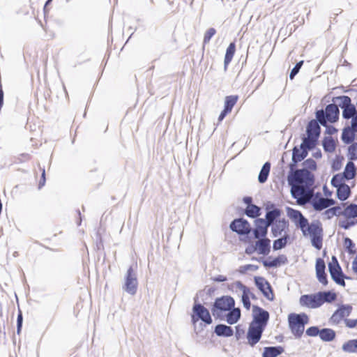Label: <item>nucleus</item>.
I'll return each instance as SVG.
<instances>
[{
	"mask_svg": "<svg viewBox=\"0 0 357 357\" xmlns=\"http://www.w3.org/2000/svg\"><path fill=\"white\" fill-rule=\"evenodd\" d=\"M303 167L294 169L290 186V193L294 199H299L307 195L310 188L314 183V176L310 172L317 168V162L312 158H307L302 163Z\"/></svg>",
	"mask_w": 357,
	"mask_h": 357,
	"instance_id": "obj_1",
	"label": "nucleus"
},
{
	"mask_svg": "<svg viewBox=\"0 0 357 357\" xmlns=\"http://www.w3.org/2000/svg\"><path fill=\"white\" fill-rule=\"evenodd\" d=\"M335 103L327 105L324 109H317L314 113L315 119L313 120L319 126H326L327 123H336L340 118V107Z\"/></svg>",
	"mask_w": 357,
	"mask_h": 357,
	"instance_id": "obj_2",
	"label": "nucleus"
},
{
	"mask_svg": "<svg viewBox=\"0 0 357 357\" xmlns=\"http://www.w3.org/2000/svg\"><path fill=\"white\" fill-rule=\"evenodd\" d=\"M235 306V300L231 296H222L215 299L211 305L212 315L215 319L224 320V314Z\"/></svg>",
	"mask_w": 357,
	"mask_h": 357,
	"instance_id": "obj_3",
	"label": "nucleus"
},
{
	"mask_svg": "<svg viewBox=\"0 0 357 357\" xmlns=\"http://www.w3.org/2000/svg\"><path fill=\"white\" fill-rule=\"evenodd\" d=\"M289 327L296 338H300L303 334L305 326L309 322L307 314L290 313L288 316Z\"/></svg>",
	"mask_w": 357,
	"mask_h": 357,
	"instance_id": "obj_4",
	"label": "nucleus"
},
{
	"mask_svg": "<svg viewBox=\"0 0 357 357\" xmlns=\"http://www.w3.org/2000/svg\"><path fill=\"white\" fill-rule=\"evenodd\" d=\"M202 321L204 326L213 323V319L209 310L202 303L198 302V297L194 298V303L192 308L191 322L195 326L197 322Z\"/></svg>",
	"mask_w": 357,
	"mask_h": 357,
	"instance_id": "obj_5",
	"label": "nucleus"
},
{
	"mask_svg": "<svg viewBox=\"0 0 357 357\" xmlns=\"http://www.w3.org/2000/svg\"><path fill=\"white\" fill-rule=\"evenodd\" d=\"M323 227L319 220H313L305 231L304 236H310L312 245L321 250L323 245Z\"/></svg>",
	"mask_w": 357,
	"mask_h": 357,
	"instance_id": "obj_6",
	"label": "nucleus"
},
{
	"mask_svg": "<svg viewBox=\"0 0 357 357\" xmlns=\"http://www.w3.org/2000/svg\"><path fill=\"white\" fill-rule=\"evenodd\" d=\"M340 100L338 106L342 109V116L344 119L349 120L353 118L357 113L356 105L351 102V99L348 96H339L333 97V102Z\"/></svg>",
	"mask_w": 357,
	"mask_h": 357,
	"instance_id": "obj_7",
	"label": "nucleus"
},
{
	"mask_svg": "<svg viewBox=\"0 0 357 357\" xmlns=\"http://www.w3.org/2000/svg\"><path fill=\"white\" fill-rule=\"evenodd\" d=\"M306 137L307 138V149L312 151L319 144V138L321 135V129L316 121H309L306 126Z\"/></svg>",
	"mask_w": 357,
	"mask_h": 357,
	"instance_id": "obj_8",
	"label": "nucleus"
},
{
	"mask_svg": "<svg viewBox=\"0 0 357 357\" xmlns=\"http://www.w3.org/2000/svg\"><path fill=\"white\" fill-rule=\"evenodd\" d=\"M138 287V281L137 274L133 269V266H130L126 272L124 278V284L122 289L131 296L136 294Z\"/></svg>",
	"mask_w": 357,
	"mask_h": 357,
	"instance_id": "obj_9",
	"label": "nucleus"
},
{
	"mask_svg": "<svg viewBox=\"0 0 357 357\" xmlns=\"http://www.w3.org/2000/svg\"><path fill=\"white\" fill-rule=\"evenodd\" d=\"M286 211L287 216L301 229L303 234H305V229L310 227L308 220L297 209L287 206Z\"/></svg>",
	"mask_w": 357,
	"mask_h": 357,
	"instance_id": "obj_10",
	"label": "nucleus"
},
{
	"mask_svg": "<svg viewBox=\"0 0 357 357\" xmlns=\"http://www.w3.org/2000/svg\"><path fill=\"white\" fill-rule=\"evenodd\" d=\"M229 229L240 236H248L252 231L250 222L242 217L234 219L229 224Z\"/></svg>",
	"mask_w": 357,
	"mask_h": 357,
	"instance_id": "obj_11",
	"label": "nucleus"
},
{
	"mask_svg": "<svg viewBox=\"0 0 357 357\" xmlns=\"http://www.w3.org/2000/svg\"><path fill=\"white\" fill-rule=\"evenodd\" d=\"M254 282L257 288L267 300L270 301H274L275 295L273 289L266 279L262 276H255Z\"/></svg>",
	"mask_w": 357,
	"mask_h": 357,
	"instance_id": "obj_12",
	"label": "nucleus"
},
{
	"mask_svg": "<svg viewBox=\"0 0 357 357\" xmlns=\"http://www.w3.org/2000/svg\"><path fill=\"white\" fill-rule=\"evenodd\" d=\"M269 319L270 314L267 310L258 305H252V321L251 323L266 328Z\"/></svg>",
	"mask_w": 357,
	"mask_h": 357,
	"instance_id": "obj_13",
	"label": "nucleus"
},
{
	"mask_svg": "<svg viewBox=\"0 0 357 357\" xmlns=\"http://www.w3.org/2000/svg\"><path fill=\"white\" fill-rule=\"evenodd\" d=\"M299 303L301 306L312 309H316L322 305L319 291L314 294L302 295L300 297Z\"/></svg>",
	"mask_w": 357,
	"mask_h": 357,
	"instance_id": "obj_14",
	"label": "nucleus"
},
{
	"mask_svg": "<svg viewBox=\"0 0 357 357\" xmlns=\"http://www.w3.org/2000/svg\"><path fill=\"white\" fill-rule=\"evenodd\" d=\"M265 328L250 323L247 332L248 343L254 347L260 340Z\"/></svg>",
	"mask_w": 357,
	"mask_h": 357,
	"instance_id": "obj_15",
	"label": "nucleus"
},
{
	"mask_svg": "<svg viewBox=\"0 0 357 357\" xmlns=\"http://www.w3.org/2000/svg\"><path fill=\"white\" fill-rule=\"evenodd\" d=\"M266 215L264 220L267 221V223L270 225L277 222L278 220H281L280 216L282 215V210L277 208L274 203L268 202L265 208Z\"/></svg>",
	"mask_w": 357,
	"mask_h": 357,
	"instance_id": "obj_16",
	"label": "nucleus"
},
{
	"mask_svg": "<svg viewBox=\"0 0 357 357\" xmlns=\"http://www.w3.org/2000/svg\"><path fill=\"white\" fill-rule=\"evenodd\" d=\"M255 228L252 231L255 238H268V229L269 225L262 218H258L254 221Z\"/></svg>",
	"mask_w": 357,
	"mask_h": 357,
	"instance_id": "obj_17",
	"label": "nucleus"
},
{
	"mask_svg": "<svg viewBox=\"0 0 357 357\" xmlns=\"http://www.w3.org/2000/svg\"><path fill=\"white\" fill-rule=\"evenodd\" d=\"M252 260L261 262L266 268H278L288 263V259L284 255H279L278 257L273 258L271 261L261 257L259 259L252 257Z\"/></svg>",
	"mask_w": 357,
	"mask_h": 357,
	"instance_id": "obj_18",
	"label": "nucleus"
},
{
	"mask_svg": "<svg viewBox=\"0 0 357 357\" xmlns=\"http://www.w3.org/2000/svg\"><path fill=\"white\" fill-rule=\"evenodd\" d=\"M302 160H303V158L302 157L301 150L298 149V146H294L292 149L291 162L288 165L289 171L287 175V183L291 182V179L294 178L291 177V175L294 174V171L297 167L298 162Z\"/></svg>",
	"mask_w": 357,
	"mask_h": 357,
	"instance_id": "obj_19",
	"label": "nucleus"
},
{
	"mask_svg": "<svg viewBox=\"0 0 357 357\" xmlns=\"http://www.w3.org/2000/svg\"><path fill=\"white\" fill-rule=\"evenodd\" d=\"M319 195L318 198H315L312 200L311 204L313 208L317 211H321L324 209L328 208L330 206L335 205V200L333 198H324L321 197L320 192H317L316 196Z\"/></svg>",
	"mask_w": 357,
	"mask_h": 357,
	"instance_id": "obj_20",
	"label": "nucleus"
},
{
	"mask_svg": "<svg viewBox=\"0 0 357 357\" xmlns=\"http://www.w3.org/2000/svg\"><path fill=\"white\" fill-rule=\"evenodd\" d=\"M269 227H271L272 237L276 238L282 235V232L289 231V222L288 220L283 218L270 225Z\"/></svg>",
	"mask_w": 357,
	"mask_h": 357,
	"instance_id": "obj_21",
	"label": "nucleus"
},
{
	"mask_svg": "<svg viewBox=\"0 0 357 357\" xmlns=\"http://www.w3.org/2000/svg\"><path fill=\"white\" fill-rule=\"evenodd\" d=\"M257 241L255 243L257 248V252L262 255H268L271 249V240L268 238H256Z\"/></svg>",
	"mask_w": 357,
	"mask_h": 357,
	"instance_id": "obj_22",
	"label": "nucleus"
},
{
	"mask_svg": "<svg viewBox=\"0 0 357 357\" xmlns=\"http://www.w3.org/2000/svg\"><path fill=\"white\" fill-rule=\"evenodd\" d=\"M241 317V309L234 306V308H231V310L227 311V313L224 314L223 321H226L227 324L233 325L236 324L240 320Z\"/></svg>",
	"mask_w": 357,
	"mask_h": 357,
	"instance_id": "obj_23",
	"label": "nucleus"
},
{
	"mask_svg": "<svg viewBox=\"0 0 357 357\" xmlns=\"http://www.w3.org/2000/svg\"><path fill=\"white\" fill-rule=\"evenodd\" d=\"M231 326L224 324H218L215 326L214 333L218 337H229L234 335Z\"/></svg>",
	"mask_w": 357,
	"mask_h": 357,
	"instance_id": "obj_24",
	"label": "nucleus"
},
{
	"mask_svg": "<svg viewBox=\"0 0 357 357\" xmlns=\"http://www.w3.org/2000/svg\"><path fill=\"white\" fill-rule=\"evenodd\" d=\"M328 271L331 275V279L338 285L342 287H345L346 283L345 281H342V280H339L342 275H343V271L340 265H338L337 267H333L328 268Z\"/></svg>",
	"mask_w": 357,
	"mask_h": 357,
	"instance_id": "obj_25",
	"label": "nucleus"
},
{
	"mask_svg": "<svg viewBox=\"0 0 357 357\" xmlns=\"http://www.w3.org/2000/svg\"><path fill=\"white\" fill-rule=\"evenodd\" d=\"M284 351V347L280 345L266 347L264 348L261 357H278Z\"/></svg>",
	"mask_w": 357,
	"mask_h": 357,
	"instance_id": "obj_26",
	"label": "nucleus"
},
{
	"mask_svg": "<svg viewBox=\"0 0 357 357\" xmlns=\"http://www.w3.org/2000/svg\"><path fill=\"white\" fill-rule=\"evenodd\" d=\"M346 181L354 178L357 174V168L352 161H348L345 165L344 172L342 173Z\"/></svg>",
	"mask_w": 357,
	"mask_h": 357,
	"instance_id": "obj_27",
	"label": "nucleus"
},
{
	"mask_svg": "<svg viewBox=\"0 0 357 357\" xmlns=\"http://www.w3.org/2000/svg\"><path fill=\"white\" fill-rule=\"evenodd\" d=\"M356 133H357V132L354 131V130H353L349 126H345L342 129L341 140L345 144H351L353 143V141L355 139Z\"/></svg>",
	"mask_w": 357,
	"mask_h": 357,
	"instance_id": "obj_28",
	"label": "nucleus"
},
{
	"mask_svg": "<svg viewBox=\"0 0 357 357\" xmlns=\"http://www.w3.org/2000/svg\"><path fill=\"white\" fill-rule=\"evenodd\" d=\"M243 214L250 218L256 220L261 215V208L256 204L250 205L243 211Z\"/></svg>",
	"mask_w": 357,
	"mask_h": 357,
	"instance_id": "obj_29",
	"label": "nucleus"
},
{
	"mask_svg": "<svg viewBox=\"0 0 357 357\" xmlns=\"http://www.w3.org/2000/svg\"><path fill=\"white\" fill-rule=\"evenodd\" d=\"M236 52V43L231 42L227 47L225 59H224V69L226 71L229 64L231 63L234 54Z\"/></svg>",
	"mask_w": 357,
	"mask_h": 357,
	"instance_id": "obj_30",
	"label": "nucleus"
},
{
	"mask_svg": "<svg viewBox=\"0 0 357 357\" xmlns=\"http://www.w3.org/2000/svg\"><path fill=\"white\" fill-rule=\"evenodd\" d=\"M351 188L349 186V185L347 183L343 184V185H342L340 188H337L336 190V197L339 200H340L342 202H344L347 199H349V197L351 196Z\"/></svg>",
	"mask_w": 357,
	"mask_h": 357,
	"instance_id": "obj_31",
	"label": "nucleus"
},
{
	"mask_svg": "<svg viewBox=\"0 0 357 357\" xmlns=\"http://www.w3.org/2000/svg\"><path fill=\"white\" fill-rule=\"evenodd\" d=\"M271 167V164L268 161L266 162L263 165V166L259 173V175H258V181L259 183L263 184L266 182V181L268 180L269 174H270Z\"/></svg>",
	"mask_w": 357,
	"mask_h": 357,
	"instance_id": "obj_32",
	"label": "nucleus"
},
{
	"mask_svg": "<svg viewBox=\"0 0 357 357\" xmlns=\"http://www.w3.org/2000/svg\"><path fill=\"white\" fill-rule=\"evenodd\" d=\"M322 146L326 153H333L335 151L336 143L331 136H325L322 139Z\"/></svg>",
	"mask_w": 357,
	"mask_h": 357,
	"instance_id": "obj_33",
	"label": "nucleus"
},
{
	"mask_svg": "<svg viewBox=\"0 0 357 357\" xmlns=\"http://www.w3.org/2000/svg\"><path fill=\"white\" fill-rule=\"evenodd\" d=\"M336 336L335 331L329 328H323L320 331L319 338L324 342H331Z\"/></svg>",
	"mask_w": 357,
	"mask_h": 357,
	"instance_id": "obj_34",
	"label": "nucleus"
},
{
	"mask_svg": "<svg viewBox=\"0 0 357 357\" xmlns=\"http://www.w3.org/2000/svg\"><path fill=\"white\" fill-rule=\"evenodd\" d=\"M322 301V305L324 303H332L337 299V294L333 290L320 291H319Z\"/></svg>",
	"mask_w": 357,
	"mask_h": 357,
	"instance_id": "obj_35",
	"label": "nucleus"
},
{
	"mask_svg": "<svg viewBox=\"0 0 357 357\" xmlns=\"http://www.w3.org/2000/svg\"><path fill=\"white\" fill-rule=\"evenodd\" d=\"M342 215L347 218H357V204L354 203L349 204L342 211Z\"/></svg>",
	"mask_w": 357,
	"mask_h": 357,
	"instance_id": "obj_36",
	"label": "nucleus"
},
{
	"mask_svg": "<svg viewBox=\"0 0 357 357\" xmlns=\"http://www.w3.org/2000/svg\"><path fill=\"white\" fill-rule=\"evenodd\" d=\"M342 349L347 353H357V339H352L345 342Z\"/></svg>",
	"mask_w": 357,
	"mask_h": 357,
	"instance_id": "obj_37",
	"label": "nucleus"
},
{
	"mask_svg": "<svg viewBox=\"0 0 357 357\" xmlns=\"http://www.w3.org/2000/svg\"><path fill=\"white\" fill-rule=\"evenodd\" d=\"M238 100V96L230 95L227 96L225 98L224 108L231 112L234 106L236 104Z\"/></svg>",
	"mask_w": 357,
	"mask_h": 357,
	"instance_id": "obj_38",
	"label": "nucleus"
},
{
	"mask_svg": "<svg viewBox=\"0 0 357 357\" xmlns=\"http://www.w3.org/2000/svg\"><path fill=\"white\" fill-rule=\"evenodd\" d=\"M344 181H346V180L344 179V177L343 176L342 173H339V174H335L332 177V178L331 180V184L333 187H334L337 189V188H340L342 185H343V184H346L344 183Z\"/></svg>",
	"mask_w": 357,
	"mask_h": 357,
	"instance_id": "obj_39",
	"label": "nucleus"
},
{
	"mask_svg": "<svg viewBox=\"0 0 357 357\" xmlns=\"http://www.w3.org/2000/svg\"><path fill=\"white\" fill-rule=\"evenodd\" d=\"M342 319L349 317L352 311V306L349 304H341L337 308Z\"/></svg>",
	"mask_w": 357,
	"mask_h": 357,
	"instance_id": "obj_40",
	"label": "nucleus"
},
{
	"mask_svg": "<svg viewBox=\"0 0 357 357\" xmlns=\"http://www.w3.org/2000/svg\"><path fill=\"white\" fill-rule=\"evenodd\" d=\"M342 208L340 206H335L326 209L324 214L327 216L328 219L333 218V216L342 215Z\"/></svg>",
	"mask_w": 357,
	"mask_h": 357,
	"instance_id": "obj_41",
	"label": "nucleus"
},
{
	"mask_svg": "<svg viewBox=\"0 0 357 357\" xmlns=\"http://www.w3.org/2000/svg\"><path fill=\"white\" fill-rule=\"evenodd\" d=\"M347 156L349 161L353 162L357 160V142L349 146Z\"/></svg>",
	"mask_w": 357,
	"mask_h": 357,
	"instance_id": "obj_42",
	"label": "nucleus"
},
{
	"mask_svg": "<svg viewBox=\"0 0 357 357\" xmlns=\"http://www.w3.org/2000/svg\"><path fill=\"white\" fill-rule=\"evenodd\" d=\"M344 245L346 251L349 255H354L356 253V251L355 250V243L350 238H349V237L344 238Z\"/></svg>",
	"mask_w": 357,
	"mask_h": 357,
	"instance_id": "obj_43",
	"label": "nucleus"
},
{
	"mask_svg": "<svg viewBox=\"0 0 357 357\" xmlns=\"http://www.w3.org/2000/svg\"><path fill=\"white\" fill-rule=\"evenodd\" d=\"M343 160L344 158L342 156H335V158L333 160L331 163V169L333 172H337L341 169Z\"/></svg>",
	"mask_w": 357,
	"mask_h": 357,
	"instance_id": "obj_44",
	"label": "nucleus"
},
{
	"mask_svg": "<svg viewBox=\"0 0 357 357\" xmlns=\"http://www.w3.org/2000/svg\"><path fill=\"white\" fill-rule=\"evenodd\" d=\"M215 33H216V30L215 28L211 27V28H209L208 29H207L204 35L203 44L206 45V44L210 42L211 39L212 38V37Z\"/></svg>",
	"mask_w": 357,
	"mask_h": 357,
	"instance_id": "obj_45",
	"label": "nucleus"
},
{
	"mask_svg": "<svg viewBox=\"0 0 357 357\" xmlns=\"http://www.w3.org/2000/svg\"><path fill=\"white\" fill-rule=\"evenodd\" d=\"M316 277L317 280L324 286L328 284V275L326 271L316 272Z\"/></svg>",
	"mask_w": 357,
	"mask_h": 357,
	"instance_id": "obj_46",
	"label": "nucleus"
},
{
	"mask_svg": "<svg viewBox=\"0 0 357 357\" xmlns=\"http://www.w3.org/2000/svg\"><path fill=\"white\" fill-rule=\"evenodd\" d=\"M320 331L318 326H312L307 328L305 334L309 337H317L319 336Z\"/></svg>",
	"mask_w": 357,
	"mask_h": 357,
	"instance_id": "obj_47",
	"label": "nucleus"
},
{
	"mask_svg": "<svg viewBox=\"0 0 357 357\" xmlns=\"http://www.w3.org/2000/svg\"><path fill=\"white\" fill-rule=\"evenodd\" d=\"M303 64V61H300L298 63H296L294 68L291 70L289 73V79L291 80L294 79L295 76L299 73Z\"/></svg>",
	"mask_w": 357,
	"mask_h": 357,
	"instance_id": "obj_48",
	"label": "nucleus"
},
{
	"mask_svg": "<svg viewBox=\"0 0 357 357\" xmlns=\"http://www.w3.org/2000/svg\"><path fill=\"white\" fill-rule=\"evenodd\" d=\"M326 271V263L324 259L319 257L316 259L315 272Z\"/></svg>",
	"mask_w": 357,
	"mask_h": 357,
	"instance_id": "obj_49",
	"label": "nucleus"
},
{
	"mask_svg": "<svg viewBox=\"0 0 357 357\" xmlns=\"http://www.w3.org/2000/svg\"><path fill=\"white\" fill-rule=\"evenodd\" d=\"M259 268L257 265L254 264H246L244 266H241L239 268V273L241 274H245L248 271H255Z\"/></svg>",
	"mask_w": 357,
	"mask_h": 357,
	"instance_id": "obj_50",
	"label": "nucleus"
},
{
	"mask_svg": "<svg viewBox=\"0 0 357 357\" xmlns=\"http://www.w3.org/2000/svg\"><path fill=\"white\" fill-rule=\"evenodd\" d=\"M286 246L287 244H285L280 238H278L273 241V250L274 251L282 250V248H284Z\"/></svg>",
	"mask_w": 357,
	"mask_h": 357,
	"instance_id": "obj_51",
	"label": "nucleus"
},
{
	"mask_svg": "<svg viewBox=\"0 0 357 357\" xmlns=\"http://www.w3.org/2000/svg\"><path fill=\"white\" fill-rule=\"evenodd\" d=\"M23 324V314L20 309L18 310L17 317V333L20 334Z\"/></svg>",
	"mask_w": 357,
	"mask_h": 357,
	"instance_id": "obj_52",
	"label": "nucleus"
},
{
	"mask_svg": "<svg viewBox=\"0 0 357 357\" xmlns=\"http://www.w3.org/2000/svg\"><path fill=\"white\" fill-rule=\"evenodd\" d=\"M356 224L354 220H344L339 222V227L344 229H349Z\"/></svg>",
	"mask_w": 357,
	"mask_h": 357,
	"instance_id": "obj_53",
	"label": "nucleus"
},
{
	"mask_svg": "<svg viewBox=\"0 0 357 357\" xmlns=\"http://www.w3.org/2000/svg\"><path fill=\"white\" fill-rule=\"evenodd\" d=\"M241 302L243 305V307L247 310H249L250 309L251 302H250V299L248 294H242Z\"/></svg>",
	"mask_w": 357,
	"mask_h": 357,
	"instance_id": "obj_54",
	"label": "nucleus"
},
{
	"mask_svg": "<svg viewBox=\"0 0 357 357\" xmlns=\"http://www.w3.org/2000/svg\"><path fill=\"white\" fill-rule=\"evenodd\" d=\"M245 333V330L242 328L241 325L235 326V337L237 340H239Z\"/></svg>",
	"mask_w": 357,
	"mask_h": 357,
	"instance_id": "obj_55",
	"label": "nucleus"
},
{
	"mask_svg": "<svg viewBox=\"0 0 357 357\" xmlns=\"http://www.w3.org/2000/svg\"><path fill=\"white\" fill-rule=\"evenodd\" d=\"M235 284L238 289L242 291L243 294H248L250 293V289L245 284L242 283L241 281H236Z\"/></svg>",
	"mask_w": 357,
	"mask_h": 357,
	"instance_id": "obj_56",
	"label": "nucleus"
},
{
	"mask_svg": "<svg viewBox=\"0 0 357 357\" xmlns=\"http://www.w3.org/2000/svg\"><path fill=\"white\" fill-rule=\"evenodd\" d=\"M342 319L337 310L333 313L331 317L330 318V321L335 324H338Z\"/></svg>",
	"mask_w": 357,
	"mask_h": 357,
	"instance_id": "obj_57",
	"label": "nucleus"
},
{
	"mask_svg": "<svg viewBox=\"0 0 357 357\" xmlns=\"http://www.w3.org/2000/svg\"><path fill=\"white\" fill-rule=\"evenodd\" d=\"M323 126L326 128L325 133H326L329 135H333L337 133L338 131V130L335 126H333L332 125H328V123H326V126Z\"/></svg>",
	"mask_w": 357,
	"mask_h": 357,
	"instance_id": "obj_58",
	"label": "nucleus"
},
{
	"mask_svg": "<svg viewBox=\"0 0 357 357\" xmlns=\"http://www.w3.org/2000/svg\"><path fill=\"white\" fill-rule=\"evenodd\" d=\"M344 323L347 327L349 328H354L357 326V319H345Z\"/></svg>",
	"mask_w": 357,
	"mask_h": 357,
	"instance_id": "obj_59",
	"label": "nucleus"
},
{
	"mask_svg": "<svg viewBox=\"0 0 357 357\" xmlns=\"http://www.w3.org/2000/svg\"><path fill=\"white\" fill-rule=\"evenodd\" d=\"M41 171H42L41 176H40V181L38 183V187L39 190L41 189L45 185V182H46L45 167H43L41 169Z\"/></svg>",
	"mask_w": 357,
	"mask_h": 357,
	"instance_id": "obj_60",
	"label": "nucleus"
},
{
	"mask_svg": "<svg viewBox=\"0 0 357 357\" xmlns=\"http://www.w3.org/2000/svg\"><path fill=\"white\" fill-rule=\"evenodd\" d=\"M338 265H340L339 261L337 260V258L336 256L333 255L331 257V260L328 263V268H331L333 267H337Z\"/></svg>",
	"mask_w": 357,
	"mask_h": 357,
	"instance_id": "obj_61",
	"label": "nucleus"
},
{
	"mask_svg": "<svg viewBox=\"0 0 357 357\" xmlns=\"http://www.w3.org/2000/svg\"><path fill=\"white\" fill-rule=\"evenodd\" d=\"M301 140H302V142L301 143L300 146H298V149L300 150H303V149H307V138L306 137V136L305 135H302L301 136Z\"/></svg>",
	"mask_w": 357,
	"mask_h": 357,
	"instance_id": "obj_62",
	"label": "nucleus"
},
{
	"mask_svg": "<svg viewBox=\"0 0 357 357\" xmlns=\"http://www.w3.org/2000/svg\"><path fill=\"white\" fill-rule=\"evenodd\" d=\"M213 282H223L227 281V278L222 275H218L211 278Z\"/></svg>",
	"mask_w": 357,
	"mask_h": 357,
	"instance_id": "obj_63",
	"label": "nucleus"
},
{
	"mask_svg": "<svg viewBox=\"0 0 357 357\" xmlns=\"http://www.w3.org/2000/svg\"><path fill=\"white\" fill-rule=\"evenodd\" d=\"M255 252H257V248L255 247V243L254 245H251L248 246L245 250V253L248 255H251Z\"/></svg>",
	"mask_w": 357,
	"mask_h": 357,
	"instance_id": "obj_64",
	"label": "nucleus"
}]
</instances>
